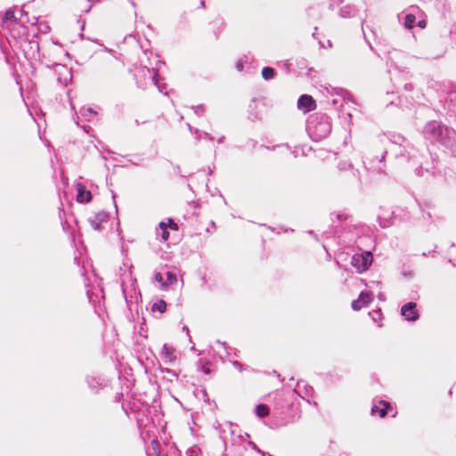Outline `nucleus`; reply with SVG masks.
Listing matches in <instances>:
<instances>
[{
	"mask_svg": "<svg viewBox=\"0 0 456 456\" xmlns=\"http://www.w3.org/2000/svg\"><path fill=\"white\" fill-rule=\"evenodd\" d=\"M422 134L430 143L445 147L451 146L456 141V132L437 120L428 122L423 127Z\"/></svg>",
	"mask_w": 456,
	"mask_h": 456,
	"instance_id": "f257e3e1",
	"label": "nucleus"
},
{
	"mask_svg": "<svg viewBox=\"0 0 456 456\" xmlns=\"http://www.w3.org/2000/svg\"><path fill=\"white\" fill-rule=\"evenodd\" d=\"M307 131L314 141L326 138L331 132V122L325 114L312 115L307 122Z\"/></svg>",
	"mask_w": 456,
	"mask_h": 456,
	"instance_id": "f03ea898",
	"label": "nucleus"
},
{
	"mask_svg": "<svg viewBox=\"0 0 456 456\" xmlns=\"http://www.w3.org/2000/svg\"><path fill=\"white\" fill-rule=\"evenodd\" d=\"M386 154L387 151H382L379 155H373L370 152L366 154L363 159V164L366 169L374 174L384 173L386 168Z\"/></svg>",
	"mask_w": 456,
	"mask_h": 456,
	"instance_id": "7ed1b4c3",
	"label": "nucleus"
},
{
	"mask_svg": "<svg viewBox=\"0 0 456 456\" xmlns=\"http://www.w3.org/2000/svg\"><path fill=\"white\" fill-rule=\"evenodd\" d=\"M373 260L372 254L370 251L356 253L351 258V265L356 269L357 273L366 272Z\"/></svg>",
	"mask_w": 456,
	"mask_h": 456,
	"instance_id": "20e7f679",
	"label": "nucleus"
},
{
	"mask_svg": "<svg viewBox=\"0 0 456 456\" xmlns=\"http://www.w3.org/2000/svg\"><path fill=\"white\" fill-rule=\"evenodd\" d=\"M338 173L337 176L340 180H346V182H355L358 180V172L354 168V166L349 162H340L338 165Z\"/></svg>",
	"mask_w": 456,
	"mask_h": 456,
	"instance_id": "39448f33",
	"label": "nucleus"
},
{
	"mask_svg": "<svg viewBox=\"0 0 456 456\" xmlns=\"http://www.w3.org/2000/svg\"><path fill=\"white\" fill-rule=\"evenodd\" d=\"M53 68L56 75L58 83H60L62 86H67L72 78L70 69H69L66 65H62L60 63H54L53 65Z\"/></svg>",
	"mask_w": 456,
	"mask_h": 456,
	"instance_id": "423d86ee",
	"label": "nucleus"
},
{
	"mask_svg": "<svg viewBox=\"0 0 456 456\" xmlns=\"http://www.w3.org/2000/svg\"><path fill=\"white\" fill-rule=\"evenodd\" d=\"M160 357L166 364H173L178 359V353L173 346L164 344L160 353Z\"/></svg>",
	"mask_w": 456,
	"mask_h": 456,
	"instance_id": "0eeeda50",
	"label": "nucleus"
},
{
	"mask_svg": "<svg viewBox=\"0 0 456 456\" xmlns=\"http://www.w3.org/2000/svg\"><path fill=\"white\" fill-rule=\"evenodd\" d=\"M401 314L408 322H415L419 319V314L417 310V304L414 302H409L403 305L401 308Z\"/></svg>",
	"mask_w": 456,
	"mask_h": 456,
	"instance_id": "6e6552de",
	"label": "nucleus"
},
{
	"mask_svg": "<svg viewBox=\"0 0 456 456\" xmlns=\"http://www.w3.org/2000/svg\"><path fill=\"white\" fill-rule=\"evenodd\" d=\"M374 297L372 292L362 291L357 299L352 302V308L354 311H360L363 307L367 306L373 300Z\"/></svg>",
	"mask_w": 456,
	"mask_h": 456,
	"instance_id": "1a4fd4ad",
	"label": "nucleus"
},
{
	"mask_svg": "<svg viewBox=\"0 0 456 456\" xmlns=\"http://www.w3.org/2000/svg\"><path fill=\"white\" fill-rule=\"evenodd\" d=\"M200 216L199 205L195 202H191L189 204V209L186 211L184 215V219L188 221L189 224L192 226L196 231H199L198 225L195 224L197 218Z\"/></svg>",
	"mask_w": 456,
	"mask_h": 456,
	"instance_id": "9d476101",
	"label": "nucleus"
},
{
	"mask_svg": "<svg viewBox=\"0 0 456 456\" xmlns=\"http://www.w3.org/2000/svg\"><path fill=\"white\" fill-rule=\"evenodd\" d=\"M109 218V213L105 211H100L89 219V223L94 230L101 231L102 229V224L107 223Z\"/></svg>",
	"mask_w": 456,
	"mask_h": 456,
	"instance_id": "9b49d317",
	"label": "nucleus"
},
{
	"mask_svg": "<svg viewBox=\"0 0 456 456\" xmlns=\"http://www.w3.org/2000/svg\"><path fill=\"white\" fill-rule=\"evenodd\" d=\"M297 108L305 112H308L316 108V103L311 95L303 94L297 101Z\"/></svg>",
	"mask_w": 456,
	"mask_h": 456,
	"instance_id": "f8f14e48",
	"label": "nucleus"
},
{
	"mask_svg": "<svg viewBox=\"0 0 456 456\" xmlns=\"http://www.w3.org/2000/svg\"><path fill=\"white\" fill-rule=\"evenodd\" d=\"M391 409L389 403L384 400L379 401L378 404H375L371 407L370 413L371 415L378 414L380 418L386 417L388 410Z\"/></svg>",
	"mask_w": 456,
	"mask_h": 456,
	"instance_id": "ddd939ff",
	"label": "nucleus"
},
{
	"mask_svg": "<svg viewBox=\"0 0 456 456\" xmlns=\"http://www.w3.org/2000/svg\"><path fill=\"white\" fill-rule=\"evenodd\" d=\"M209 25L213 29L215 38L217 39L219 37V35L224 31L225 28V22L224 19L221 17H216L209 23Z\"/></svg>",
	"mask_w": 456,
	"mask_h": 456,
	"instance_id": "4468645a",
	"label": "nucleus"
},
{
	"mask_svg": "<svg viewBox=\"0 0 456 456\" xmlns=\"http://www.w3.org/2000/svg\"><path fill=\"white\" fill-rule=\"evenodd\" d=\"M92 200V193L82 184L77 185V200L79 203H88Z\"/></svg>",
	"mask_w": 456,
	"mask_h": 456,
	"instance_id": "2eb2a0df",
	"label": "nucleus"
},
{
	"mask_svg": "<svg viewBox=\"0 0 456 456\" xmlns=\"http://www.w3.org/2000/svg\"><path fill=\"white\" fill-rule=\"evenodd\" d=\"M350 217H351V216L345 211L333 212L330 214V218L333 223L335 222V219L338 223H343V222L349 220Z\"/></svg>",
	"mask_w": 456,
	"mask_h": 456,
	"instance_id": "dca6fc26",
	"label": "nucleus"
},
{
	"mask_svg": "<svg viewBox=\"0 0 456 456\" xmlns=\"http://www.w3.org/2000/svg\"><path fill=\"white\" fill-rule=\"evenodd\" d=\"M269 407L266 404L260 403L255 408V413L259 418H265L269 415Z\"/></svg>",
	"mask_w": 456,
	"mask_h": 456,
	"instance_id": "f3484780",
	"label": "nucleus"
},
{
	"mask_svg": "<svg viewBox=\"0 0 456 456\" xmlns=\"http://www.w3.org/2000/svg\"><path fill=\"white\" fill-rule=\"evenodd\" d=\"M151 310L153 312L158 311L160 314H163L167 310V303L163 299H159L152 305Z\"/></svg>",
	"mask_w": 456,
	"mask_h": 456,
	"instance_id": "a211bd4d",
	"label": "nucleus"
},
{
	"mask_svg": "<svg viewBox=\"0 0 456 456\" xmlns=\"http://www.w3.org/2000/svg\"><path fill=\"white\" fill-rule=\"evenodd\" d=\"M275 76V70L271 67H265L262 69V77L265 80L273 78Z\"/></svg>",
	"mask_w": 456,
	"mask_h": 456,
	"instance_id": "6ab92c4d",
	"label": "nucleus"
},
{
	"mask_svg": "<svg viewBox=\"0 0 456 456\" xmlns=\"http://www.w3.org/2000/svg\"><path fill=\"white\" fill-rule=\"evenodd\" d=\"M415 20H416V18L413 14H406L405 17H404V27L406 28H412L414 27V23H415Z\"/></svg>",
	"mask_w": 456,
	"mask_h": 456,
	"instance_id": "aec40b11",
	"label": "nucleus"
},
{
	"mask_svg": "<svg viewBox=\"0 0 456 456\" xmlns=\"http://www.w3.org/2000/svg\"><path fill=\"white\" fill-rule=\"evenodd\" d=\"M160 230H161V239L164 241H167L169 239V232L167 229L166 222H160L159 224Z\"/></svg>",
	"mask_w": 456,
	"mask_h": 456,
	"instance_id": "412c9836",
	"label": "nucleus"
},
{
	"mask_svg": "<svg viewBox=\"0 0 456 456\" xmlns=\"http://www.w3.org/2000/svg\"><path fill=\"white\" fill-rule=\"evenodd\" d=\"M166 276H167V281H165V287L174 284L177 281L176 275L172 272H167Z\"/></svg>",
	"mask_w": 456,
	"mask_h": 456,
	"instance_id": "4be33fe9",
	"label": "nucleus"
},
{
	"mask_svg": "<svg viewBox=\"0 0 456 456\" xmlns=\"http://www.w3.org/2000/svg\"><path fill=\"white\" fill-rule=\"evenodd\" d=\"M200 453V449L198 446H192L186 451L185 455L186 456H199Z\"/></svg>",
	"mask_w": 456,
	"mask_h": 456,
	"instance_id": "5701e85b",
	"label": "nucleus"
},
{
	"mask_svg": "<svg viewBox=\"0 0 456 456\" xmlns=\"http://www.w3.org/2000/svg\"><path fill=\"white\" fill-rule=\"evenodd\" d=\"M4 20H15L16 17H15L14 11H12V9L6 10L4 14Z\"/></svg>",
	"mask_w": 456,
	"mask_h": 456,
	"instance_id": "b1692460",
	"label": "nucleus"
},
{
	"mask_svg": "<svg viewBox=\"0 0 456 456\" xmlns=\"http://www.w3.org/2000/svg\"><path fill=\"white\" fill-rule=\"evenodd\" d=\"M167 229L170 228L173 231L177 232L179 230L178 224L172 219L168 218L167 222L166 223Z\"/></svg>",
	"mask_w": 456,
	"mask_h": 456,
	"instance_id": "393cba45",
	"label": "nucleus"
},
{
	"mask_svg": "<svg viewBox=\"0 0 456 456\" xmlns=\"http://www.w3.org/2000/svg\"><path fill=\"white\" fill-rule=\"evenodd\" d=\"M191 109L193 110L194 113L198 116H202L205 112V107L202 104L192 106Z\"/></svg>",
	"mask_w": 456,
	"mask_h": 456,
	"instance_id": "a878e982",
	"label": "nucleus"
},
{
	"mask_svg": "<svg viewBox=\"0 0 456 456\" xmlns=\"http://www.w3.org/2000/svg\"><path fill=\"white\" fill-rule=\"evenodd\" d=\"M370 314L371 315L374 322H378V320H380L381 316H382V313H381L380 309L374 310L371 313H370Z\"/></svg>",
	"mask_w": 456,
	"mask_h": 456,
	"instance_id": "bb28decb",
	"label": "nucleus"
},
{
	"mask_svg": "<svg viewBox=\"0 0 456 456\" xmlns=\"http://www.w3.org/2000/svg\"><path fill=\"white\" fill-rule=\"evenodd\" d=\"M210 367H211V364L209 362H206L205 364H203L200 367V370L202 372H204L205 374H210V373H212V370Z\"/></svg>",
	"mask_w": 456,
	"mask_h": 456,
	"instance_id": "cd10ccee",
	"label": "nucleus"
},
{
	"mask_svg": "<svg viewBox=\"0 0 456 456\" xmlns=\"http://www.w3.org/2000/svg\"><path fill=\"white\" fill-rule=\"evenodd\" d=\"M152 71H153L152 81H153L154 85L159 87V73L155 69H152Z\"/></svg>",
	"mask_w": 456,
	"mask_h": 456,
	"instance_id": "c85d7f7f",
	"label": "nucleus"
},
{
	"mask_svg": "<svg viewBox=\"0 0 456 456\" xmlns=\"http://www.w3.org/2000/svg\"><path fill=\"white\" fill-rule=\"evenodd\" d=\"M151 446H152V449H153L155 453L157 452H159L160 444H159V442L158 440H152L151 441Z\"/></svg>",
	"mask_w": 456,
	"mask_h": 456,
	"instance_id": "c756f323",
	"label": "nucleus"
},
{
	"mask_svg": "<svg viewBox=\"0 0 456 456\" xmlns=\"http://www.w3.org/2000/svg\"><path fill=\"white\" fill-rule=\"evenodd\" d=\"M451 102H452V111L456 115V94H451Z\"/></svg>",
	"mask_w": 456,
	"mask_h": 456,
	"instance_id": "7c9ffc66",
	"label": "nucleus"
},
{
	"mask_svg": "<svg viewBox=\"0 0 456 456\" xmlns=\"http://www.w3.org/2000/svg\"><path fill=\"white\" fill-rule=\"evenodd\" d=\"M155 280H156V281L160 283L163 287H165V281H164L163 276H162V274L160 273H157L155 274Z\"/></svg>",
	"mask_w": 456,
	"mask_h": 456,
	"instance_id": "2f4dec72",
	"label": "nucleus"
},
{
	"mask_svg": "<svg viewBox=\"0 0 456 456\" xmlns=\"http://www.w3.org/2000/svg\"><path fill=\"white\" fill-rule=\"evenodd\" d=\"M64 215H65L64 211L60 208L59 209V217L61 220V224L63 226V229H66L67 221H63V216H62Z\"/></svg>",
	"mask_w": 456,
	"mask_h": 456,
	"instance_id": "473e14b6",
	"label": "nucleus"
},
{
	"mask_svg": "<svg viewBox=\"0 0 456 456\" xmlns=\"http://www.w3.org/2000/svg\"><path fill=\"white\" fill-rule=\"evenodd\" d=\"M352 11L353 10L350 7H346V11H344V10L340 11V15L342 17H347L351 14Z\"/></svg>",
	"mask_w": 456,
	"mask_h": 456,
	"instance_id": "72a5a7b5",
	"label": "nucleus"
},
{
	"mask_svg": "<svg viewBox=\"0 0 456 456\" xmlns=\"http://www.w3.org/2000/svg\"><path fill=\"white\" fill-rule=\"evenodd\" d=\"M330 1V8H333L335 5L339 4L343 2V0H329Z\"/></svg>",
	"mask_w": 456,
	"mask_h": 456,
	"instance_id": "f704fd0d",
	"label": "nucleus"
},
{
	"mask_svg": "<svg viewBox=\"0 0 456 456\" xmlns=\"http://www.w3.org/2000/svg\"><path fill=\"white\" fill-rule=\"evenodd\" d=\"M161 372L175 375L173 370L168 368H160Z\"/></svg>",
	"mask_w": 456,
	"mask_h": 456,
	"instance_id": "c9c22d12",
	"label": "nucleus"
},
{
	"mask_svg": "<svg viewBox=\"0 0 456 456\" xmlns=\"http://www.w3.org/2000/svg\"><path fill=\"white\" fill-rule=\"evenodd\" d=\"M29 44H30L31 45H35V46H36V48H37V52L39 53L40 48H39V44H38V42H37V41H30V42H29Z\"/></svg>",
	"mask_w": 456,
	"mask_h": 456,
	"instance_id": "e433bc0d",
	"label": "nucleus"
},
{
	"mask_svg": "<svg viewBox=\"0 0 456 456\" xmlns=\"http://www.w3.org/2000/svg\"><path fill=\"white\" fill-rule=\"evenodd\" d=\"M249 445L251 446L252 449L256 450L258 452H261V451L257 448V446L255 443L249 442Z\"/></svg>",
	"mask_w": 456,
	"mask_h": 456,
	"instance_id": "4c0bfd02",
	"label": "nucleus"
},
{
	"mask_svg": "<svg viewBox=\"0 0 456 456\" xmlns=\"http://www.w3.org/2000/svg\"><path fill=\"white\" fill-rule=\"evenodd\" d=\"M233 365H234L237 369H239L240 370H242V365H241V363H240V362H239L235 361V362H233Z\"/></svg>",
	"mask_w": 456,
	"mask_h": 456,
	"instance_id": "58836bf2",
	"label": "nucleus"
},
{
	"mask_svg": "<svg viewBox=\"0 0 456 456\" xmlns=\"http://www.w3.org/2000/svg\"><path fill=\"white\" fill-rule=\"evenodd\" d=\"M418 26L419 28H424L426 27V21L425 20H419V23H418Z\"/></svg>",
	"mask_w": 456,
	"mask_h": 456,
	"instance_id": "ea45409f",
	"label": "nucleus"
},
{
	"mask_svg": "<svg viewBox=\"0 0 456 456\" xmlns=\"http://www.w3.org/2000/svg\"><path fill=\"white\" fill-rule=\"evenodd\" d=\"M200 4L201 8H205V1L204 0H201Z\"/></svg>",
	"mask_w": 456,
	"mask_h": 456,
	"instance_id": "a19ab883",
	"label": "nucleus"
},
{
	"mask_svg": "<svg viewBox=\"0 0 456 456\" xmlns=\"http://www.w3.org/2000/svg\"><path fill=\"white\" fill-rule=\"evenodd\" d=\"M155 454H156V456H162L161 453H160V451L157 452Z\"/></svg>",
	"mask_w": 456,
	"mask_h": 456,
	"instance_id": "79ce46f5",
	"label": "nucleus"
}]
</instances>
